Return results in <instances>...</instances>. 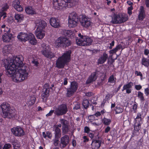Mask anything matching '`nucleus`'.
<instances>
[{"instance_id": "obj_15", "label": "nucleus", "mask_w": 149, "mask_h": 149, "mask_svg": "<svg viewBox=\"0 0 149 149\" xmlns=\"http://www.w3.org/2000/svg\"><path fill=\"white\" fill-rule=\"evenodd\" d=\"M6 33L2 36V40L4 42H8L10 41L13 38V34L10 32V29H8V31L6 32Z\"/></svg>"}, {"instance_id": "obj_23", "label": "nucleus", "mask_w": 149, "mask_h": 149, "mask_svg": "<svg viewBox=\"0 0 149 149\" xmlns=\"http://www.w3.org/2000/svg\"><path fill=\"white\" fill-rule=\"evenodd\" d=\"M101 141L99 140H93L91 144L92 149H98L101 146Z\"/></svg>"}, {"instance_id": "obj_6", "label": "nucleus", "mask_w": 149, "mask_h": 149, "mask_svg": "<svg viewBox=\"0 0 149 149\" xmlns=\"http://www.w3.org/2000/svg\"><path fill=\"white\" fill-rule=\"evenodd\" d=\"M80 37L79 39L76 40V42L77 45L81 46H87L91 45L93 40L91 37L88 36L81 35V33L79 34Z\"/></svg>"}, {"instance_id": "obj_40", "label": "nucleus", "mask_w": 149, "mask_h": 149, "mask_svg": "<svg viewBox=\"0 0 149 149\" xmlns=\"http://www.w3.org/2000/svg\"><path fill=\"white\" fill-rule=\"evenodd\" d=\"M9 8V6L8 3H4L2 5L1 11L5 12Z\"/></svg>"}, {"instance_id": "obj_35", "label": "nucleus", "mask_w": 149, "mask_h": 149, "mask_svg": "<svg viewBox=\"0 0 149 149\" xmlns=\"http://www.w3.org/2000/svg\"><path fill=\"white\" fill-rule=\"evenodd\" d=\"M102 121L103 124L107 126L109 125L111 122V119L107 118L105 117L102 119Z\"/></svg>"}, {"instance_id": "obj_37", "label": "nucleus", "mask_w": 149, "mask_h": 149, "mask_svg": "<svg viewBox=\"0 0 149 149\" xmlns=\"http://www.w3.org/2000/svg\"><path fill=\"white\" fill-rule=\"evenodd\" d=\"M82 105L85 109H87L90 105V103L88 100L86 99L83 100L82 103Z\"/></svg>"}, {"instance_id": "obj_32", "label": "nucleus", "mask_w": 149, "mask_h": 149, "mask_svg": "<svg viewBox=\"0 0 149 149\" xmlns=\"http://www.w3.org/2000/svg\"><path fill=\"white\" fill-rule=\"evenodd\" d=\"M141 64L145 67H148L149 66V59L143 57L141 59Z\"/></svg>"}, {"instance_id": "obj_56", "label": "nucleus", "mask_w": 149, "mask_h": 149, "mask_svg": "<svg viewBox=\"0 0 149 149\" xmlns=\"http://www.w3.org/2000/svg\"><path fill=\"white\" fill-rule=\"evenodd\" d=\"M80 108V104L77 103V104H75V106L73 107V109L74 110H78Z\"/></svg>"}, {"instance_id": "obj_36", "label": "nucleus", "mask_w": 149, "mask_h": 149, "mask_svg": "<svg viewBox=\"0 0 149 149\" xmlns=\"http://www.w3.org/2000/svg\"><path fill=\"white\" fill-rule=\"evenodd\" d=\"M134 130L137 132H139L141 128V125L142 123H137L134 122Z\"/></svg>"}, {"instance_id": "obj_53", "label": "nucleus", "mask_w": 149, "mask_h": 149, "mask_svg": "<svg viewBox=\"0 0 149 149\" xmlns=\"http://www.w3.org/2000/svg\"><path fill=\"white\" fill-rule=\"evenodd\" d=\"M6 25L3 24L1 26V28L2 29H4L3 30L4 32H7L8 31V29H10L8 28L7 27H6Z\"/></svg>"}, {"instance_id": "obj_51", "label": "nucleus", "mask_w": 149, "mask_h": 149, "mask_svg": "<svg viewBox=\"0 0 149 149\" xmlns=\"http://www.w3.org/2000/svg\"><path fill=\"white\" fill-rule=\"evenodd\" d=\"M88 118L90 119V120H96L97 119V118H95L94 114L89 116H88Z\"/></svg>"}, {"instance_id": "obj_8", "label": "nucleus", "mask_w": 149, "mask_h": 149, "mask_svg": "<svg viewBox=\"0 0 149 149\" xmlns=\"http://www.w3.org/2000/svg\"><path fill=\"white\" fill-rule=\"evenodd\" d=\"M78 87V84L77 81H73L71 82L69 87L66 89L67 96L70 97L73 95L77 91Z\"/></svg>"}, {"instance_id": "obj_60", "label": "nucleus", "mask_w": 149, "mask_h": 149, "mask_svg": "<svg viewBox=\"0 0 149 149\" xmlns=\"http://www.w3.org/2000/svg\"><path fill=\"white\" fill-rule=\"evenodd\" d=\"M137 105L138 104L136 102H134L132 107V109L134 110V111L136 110L137 109Z\"/></svg>"}, {"instance_id": "obj_52", "label": "nucleus", "mask_w": 149, "mask_h": 149, "mask_svg": "<svg viewBox=\"0 0 149 149\" xmlns=\"http://www.w3.org/2000/svg\"><path fill=\"white\" fill-rule=\"evenodd\" d=\"M135 74L136 76H140L141 78L143 77V74L140 72H138L137 70L135 71Z\"/></svg>"}, {"instance_id": "obj_13", "label": "nucleus", "mask_w": 149, "mask_h": 149, "mask_svg": "<svg viewBox=\"0 0 149 149\" xmlns=\"http://www.w3.org/2000/svg\"><path fill=\"white\" fill-rule=\"evenodd\" d=\"M41 52L42 54L47 58H52L55 56L54 54L50 51L49 47L48 46H45L41 50Z\"/></svg>"}, {"instance_id": "obj_14", "label": "nucleus", "mask_w": 149, "mask_h": 149, "mask_svg": "<svg viewBox=\"0 0 149 149\" xmlns=\"http://www.w3.org/2000/svg\"><path fill=\"white\" fill-rule=\"evenodd\" d=\"M13 134L17 136H21L24 135V132L22 128L19 126L14 127L11 130Z\"/></svg>"}, {"instance_id": "obj_5", "label": "nucleus", "mask_w": 149, "mask_h": 149, "mask_svg": "<svg viewBox=\"0 0 149 149\" xmlns=\"http://www.w3.org/2000/svg\"><path fill=\"white\" fill-rule=\"evenodd\" d=\"M17 37L21 41L25 42L29 40L30 43L32 45H35L37 43V41L34 36L31 33H29L28 34L26 33L20 32Z\"/></svg>"}, {"instance_id": "obj_28", "label": "nucleus", "mask_w": 149, "mask_h": 149, "mask_svg": "<svg viewBox=\"0 0 149 149\" xmlns=\"http://www.w3.org/2000/svg\"><path fill=\"white\" fill-rule=\"evenodd\" d=\"M54 135L55 138L59 139L61 136V130L57 126L54 127Z\"/></svg>"}, {"instance_id": "obj_27", "label": "nucleus", "mask_w": 149, "mask_h": 149, "mask_svg": "<svg viewBox=\"0 0 149 149\" xmlns=\"http://www.w3.org/2000/svg\"><path fill=\"white\" fill-rule=\"evenodd\" d=\"M143 112L142 111L140 112H139L137 113L136 117L134 119V122L137 123H140L142 124V122L141 116L143 114Z\"/></svg>"}, {"instance_id": "obj_34", "label": "nucleus", "mask_w": 149, "mask_h": 149, "mask_svg": "<svg viewBox=\"0 0 149 149\" xmlns=\"http://www.w3.org/2000/svg\"><path fill=\"white\" fill-rule=\"evenodd\" d=\"M15 19L18 22H21L24 19V16L22 14H15Z\"/></svg>"}, {"instance_id": "obj_22", "label": "nucleus", "mask_w": 149, "mask_h": 149, "mask_svg": "<svg viewBox=\"0 0 149 149\" xmlns=\"http://www.w3.org/2000/svg\"><path fill=\"white\" fill-rule=\"evenodd\" d=\"M108 54L105 52H104L99 58L97 63L98 64H102L104 63L108 58Z\"/></svg>"}, {"instance_id": "obj_10", "label": "nucleus", "mask_w": 149, "mask_h": 149, "mask_svg": "<svg viewBox=\"0 0 149 149\" xmlns=\"http://www.w3.org/2000/svg\"><path fill=\"white\" fill-rule=\"evenodd\" d=\"M79 20L81 25L86 28H88L91 24L90 18L85 15H80L79 16Z\"/></svg>"}, {"instance_id": "obj_63", "label": "nucleus", "mask_w": 149, "mask_h": 149, "mask_svg": "<svg viewBox=\"0 0 149 149\" xmlns=\"http://www.w3.org/2000/svg\"><path fill=\"white\" fill-rule=\"evenodd\" d=\"M117 49V51L120 50L122 48V45L121 44H119L118 45L116 46L115 47Z\"/></svg>"}, {"instance_id": "obj_25", "label": "nucleus", "mask_w": 149, "mask_h": 149, "mask_svg": "<svg viewBox=\"0 0 149 149\" xmlns=\"http://www.w3.org/2000/svg\"><path fill=\"white\" fill-rule=\"evenodd\" d=\"M47 88L45 89V91H43V93L41 94L42 97L43 99L47 97L49 95L50 88L49 86L47 84H45L44 86Z\"/></svg>"}, {"instance_id": "obj_44", "label": "nucleus", "mask_w": 149, "mask_h": 149, "mask_svg": "<svg viewBox=\"0 0 149 149\" xmlns=\"http://www.w3.org/2000/svg\"><path fill=\"white\" fill-rule=\"evenodd\" d=\"M63 132L66 134L68 133L69 130V125L62 127Z\"/></svg>"}, {"instance_id": "obj_50", "label": "nucleus", "mask_w": 149, "mask_h": 149, "mask_svg": "<svg viewBox=\"0 0 149 149\" xmlns=\"http://www.w3.org/2000/svg\"><path fill=\"white\" fill-rule=\"evenodd\" d=\"M90 131L89 128L87 126H85L84 128V132L88 134Z\"/></svg>"}, {"instance_id": "obj_62", "label": "nucleus", "mask_w": 149, "mask_h": 149, "mask_svg": "<svg viewBox=\"0 0 149 149\" xmlns=\"http://www.w3.org/2000/svg\"><path fill=\"white\" fill-rule=\"evenodd\" d=\"M3 74L2 72L0 73V83H1L2 82L3 80Z\"/></svg>"}, {"instance_id": "obj_54", "label": "nucleus", "mask_w": 149, "mask_h": 149, "mask_svg": "<svg viewBox=\"0 0 149 149\" xmlns=\"http://www.w3.org/2000/svg\"><path fill=\"white\" fill-rule=\"evenodd\" d=\"M82 138L84 139V143H86L88 142L89 141V139L87 138V136H84Z\"/></svg>"}, {"instance_id": "obj_24", "label": "nucleus", "mask_w": 149, "mask_h": 149, "mask_svg": "<svg viewBox=\"0 0 149 149\" xmlns=\"http://www.w3.org/2000/svg\"><path fill=\"white\" fill-rule=\"evenodd\" d=\"M47 23L45 21L40 19L38 20V22L37 23L36 25L37 26V29L43 30L47 26Z\"/></svg>"}, {"instance_id": "obj_7", "label": "nucleus", "mask_w": 149, "mask_h": 149, "mask_svg": "<svg viewBox=\"0 0 149 149\" xmlns=\"http://www.w3.org/2000/svg\"><path fill=\"white\" fill-rule=\"evenodd\" d=\"M56 47H68L71 45V41L66 38L63 36L58 37L55 41Z\"/></svg>"}, {"instance_id": "obj_57", "label": "nucleus", "mask_w": 149, "mask_h": 149, "mask_svg": "<svg viewBox=\"0 0 149 149\" xmlns=\"http://www.w3.org/2000/svg\"><path fill=\"white\" fill-rule=\"evenodd\" d=\"M118 51L117 49L116 48H115L113 49H112L109 51L110 54H113L116 53Z\"/></svg>"}, {"instance_id": "obj_1", "label": "nucleus", "mask_w": 149, "mask_h": 149, "mask_svg": "<svg viewBox=\"0 0 149 149\" xmlns=\"http://www.w3.org/2000/svg\"><path fill=\"white\" fill-rule=\"evenodd\" d=\"M23 56L19 55L13 58L12 63H10L7 59L3 61L2 65L6 68V74L9 77H12L15 82L22 81L28 77L27 67L23 63Z\"/></svg>"}, {"instance_id": "obj_21", "label": "nucleus", "mask_w": 149, "mask_h": 149, "mask_svg": "<svg viewBox=\"0 0 149 149\" xmlns=\"http://www.w3.org/2000/svg\"><path fill=\"white\" fill-rule=\"evenodd\" d=\"M97 78V72H94L91 73L86 81L87 84H89L95 81Z\"/></svg>"}, {"instance_id": "obj_18", "label": "nucleus", "mask_w": 149, "mask_h": 149, "mask_svg": "<svg viewBox=\"0 0 149 149\" xmlns=\"http://www.w3.org/2000/svg\"><path fill=\"white\" fill-rule=\"evenodd\" d=\"M12 6L18 11L21 12L23 11L22 7L20 5L19 0H15L13 1Z\"/></svg>"}, {"instance_id": "obj_41", "label": "nucleus", "mask_w": 149, "mask_h": 149, "mask_svg": "<svg viewBox=\"0 0 149 149\" xmlns=\"http://www.w3.org/2000/svg\"><path fill=\"white\" fill-rule=\"evenodd\" d=\"M11 143L13 145V148L14 149H16V147L17 146V145L18 144V140L15 139L12 140ZM17 147L19 148V147L17 146Z\"/></svg>"}, {"instance_id": "obj_30", "label": "nucleus", "mask_w": 149, "mask_h": 149, "mask_svg": "<svg viewBox=\"0 0 149 149\" xmlns=\"http://www.w3.org/2000/svg\"><path fill=\"white\" fill-rule=\"evenodd\" d=\"M25 11L26 13L29 15H33L36 13L35 11L31 6L27 7L25 8Z\"/></svg>"}, {"instance_id": "obj_45", "label": "nucleus", "mask_w": 149, "mask_h": 149, "mask_svg": "<svg viewBox=\"0 0 149 149\" xmlns=\"http://www.w3.org/2000/svg\"><path fill=\"white\" fill-rule=\"evenodd\" d=\"M53 144L55 146H57L58 145L60 142L59 139L55 138L53 140Z\"/></svg>"}, {"instance_id": "obj_19", "label": "nucleus", "mask_w": 149, "mask_h": 149, "mask_svg": "<svg viewBox=\"0 0 149 149\" xmlns=\"http://www.w3.org/2000/svg\"><path fill=\"white\" fill-rule=\"evenodd\" d=\"M133 83L132 82H129L126 84L124 85L122 91H123L124 90H126V93L127 94H130L131 93L132 89L131 88L133 86Z\"/></svg>"}, {"instance_id": "obj_26", "label": "nucleus", "mask_w": 149, "mask_h": 149, "mask_svg": "<svg viewBox=\"0 0 149 149\" xmlns=\"http://www.w3.org/2000/svg\"><path fill=\"white\" fill-rule=\"evenodd\" d=\"M43 30L36 29L35 32V34L38 38L42 39L45 36V34L43 32Z\"/></svg>"}, {"instance_id": "obj_64", "label": "nucleus", "mask_w": 149, "mask_h": 149, "mask_svg": "<svg viewBox=\"0 0 149 149\" xmlns=\"http://www.w3.org/2000/svg\"><path fill=\"white\" fill-rule=\"evenodd\" d=\"M145 4L147 8H149V0H145Z\"/></svg>"}, {"instance_id": "obj_43", "label": "nucleus", "mask_w": 149, "mask_h": 149, "mask_svg": "<svg viewBox=\"0 0 149 149\" xmlns=\"http://www.w3.org/2000/svg\"><path fill=\"white\" fill-rule=\"evenodd\" d=\"M60 122L62 124V127L69 125V123L68 121L65 119H61L60 120Z\"/></svg>"}, {"instance_id": "obj_29", "label": "nucleus", "mask_w": 149, "mask_h": 149, "mask_svg": "<svg viewBox=\"0 0 149 149\" xmlns=\"http://www.w3.org/2000/svg\"><path fill=\"white\" fill-rule=\"evenodd\" d=\"M36 99V97L34 95L30 96L26 102L27 104H29V106L32 105L34 104Z\"/></svg>"}, {"instance_id": "obj_16", "label": "nucleus", "mask_w": 149, "mask_h": 149, "mask_svg": "<svg viewBox=\"0 0 149 149\" xmlns=\"http://www.w3.org/2000/svg\"><path fill=\"white\" fill-rule=\"evenodd\" d=\"M69 137L67 135H65L62 137L61 139L60 148H63L65 147L69 143Z\"/></svg>"}, {"instance_id": "obj_3", "label": "nucleus", "mask_w": 149, "mask_h": 149, "mask_svg": "<svg viewBox=\"0 0 149 149\" xmlns=\"http://www.w3.org/2000/svg\"><path fill=\"white\" fill-rule=\"evenodd\" d=\"M52 3L54 9L60 10L74 6L77 2L74 0H53Z\"/></svg>"}, {"instance_id": "obj_17", "label": "nucleus", "mask_w": 149, "mask_h": 149, "mask_svg": "<svg viewBox=\"0 0 149 149\" xmlns=\"http://www.w3.org/2000/svg\"><path fill=\"white\" fill-rule=\"evenodd\" d=\"M49 21L50 24L52 26L55 28H58L60 27V21L58 19L55 17H51Z\"/></svg>"}, {"instance_id": "obj_42", "label": "nucleus", "mask_w": 149, "mask_h": 149, "mask_svg": "<svg viewBox=\"0 0 149 149\" xmlns=\"http://www.w3.org/2000/svg\"><path fill=\"white\" fill-rule=\"evenodd\" d=\"M116 114L122 113L123 111V109L119 106H117L114 110Z\"/></svg>"}, {"instance_id": "obj_31", "label": "nucleus", "mask_w": 149, "mask_h": 149, "mask_svg": "<svg viewBox=\"0 0 149 149\" xmlns=\"http://www.w3.org/2000/svg\"><path fill=\"white\" fill-rule=\"evenodd\" d=\"M72 34V31L70 30H64L62 32L63 35L68 37H71Z\"/></svg>"}, {"instance_id": "obj_4", "label": "nucleus", "mask_w": 149, "mask_h": 149, "mask_svg": "<svg viewBox=\"0 0 149 149\" xmlns=\"http://www.w3.org/2000/svg\"><path fill=\"white\" fill-rule=\"evenodd\" d=\"M71 51H66L56 61V66L59 69H63L65 65H68L71 59Z\"/></svg>"}, {"instance_id": "obj_59", "label": "nucleus", "mask_w": 149, "mask_h": 149, "mask_svg": "<svg viewBox=\"0 0 149 149\" xmlns=\"http://www.w3.org/2000/svg\"><path fill=\"white\" fill-rule=\"evenodd\" d=\"M142 86L140 85H136L135 86V88L137 90H139L142 88Z\"/></svg>"}, {"instance_id": "obj_48", "label": "nucleus", "mask_w": 149, "mask_h": 149, "mask_svg": "<svg viewBox=\"0 0 149 149\" xmlns=\"http://www.w3.org/2000/svg\"><path fill=\"white\" fill-rule=\"evenodd\" d=\"M127 13L129 15H131L132 14V10L133 9L132 6H130L128 8Z\"/></svg>"}, {"instance_id": "obj_9", "label": "nucleus", "mask_w": 149, "mask_h": 149, "mask_svg": "<svg viewBox=\"0 0 149 149\" xmlns=\"http://www.w3.org/2000/svg\"><path fill=\"white\" fill-rule=\"evenodd\" d=\"M79 16L76 13H73L69 16L68 19V26L70 28H74L78 24Z\"/></svg>"}, {"instance_id": "obj_12", "label": "nucleus", "mask_w": 149, "mask_h": 149, "mask_svg": "<svg viewBox=\"0 0 149 149\" xmlns=\"http://www.w3.org/2000/svg\"><path fill=\"white\" fill-rule=\"evenodd\" d=\"M127 20V18L123 15L120 17L119 15H114L112 18L111 23L113 24L123 23Z\"/></svg>"}, {"instance_id": "obj_46", "label": "nucleus", "mask_w": 149, "mask_h": 149, "mask_svg": "<svg viewBox=\"0 0 149 149\" xmlns=\"http://www.w3.org/2000/svg\"><path fill=\"white\" fill-rule=\"evenodd\" d=\"M12 147V146L10 143H6L4 144L3 149H10V148Z\"/></svg>"}, {"instance_id": "obj_11", "label": "nucleus", "mask_w": 149, "mask_h": 149, "mask_svg": "<svg viewBox=\"0 0 149 149\" xmlns=\"http://www.w3.org/2000/svg\"><path fill=\"white\" fill-rule=\"evenodd\" d=\"M68 111L67 106L66 104H62L59 106L54 112L57 116H62L65 114Z\"/></svg>"}, {"instance_id": "obj_38", "label": "nucleus", "mask_w": 149, "mask_h": 149, "mask_svg": "<svg viewBox=\"0 0 149 149\" xmlns=\"http://www.w3.org/2000/svg\"><path fill=\"white\" fill-rule=\"evenodd\" d=\"M137 97L140 99L141 102L144 101L145 100L144 97L143 96V93L141 91L138 92Z\"/></svg>"}, {"instance_id": "obj_47", "label": "nucleus", "mask_w": 149, "mask_h": 149, "mask_svg": "<svg viewBox=\"0 0 149 149\" xmlns=\"http://www.w3.org/2000/svg\"><path fill=\"white\" fill-rule=\"evenodd\" d=\"M3 17V18L5 19L6 17V12H3L1 11L0 12V18Z\"/></svg>"}, {"instance_id": "obj_49", "label": "nucleus", "mask_w": 149, "mask_h": 149, "mask_svg": "<svg viewBox=\"0 0 149 149\" xmlns=\"http://www.w3.org/2000/svg\"><path fill=\"white\" fill-rule=\"evenodd\" d=\"M47 136L49 139H51L52 137V134L51 132L48 131L46 132Z\"/></svg>"}, {"instance_id": "obj_61", "label": "nucleus", "mask_w": 149, "mask_h": 149, "mask_svg": "<svg viewBox=\"0 0 149 149\" xmlns=\"http://www.w3.org/2000/svg\"><path fill=\"white\" fill-rule=\"evenodd\" d=\"M111 129L110 127L109 126H107L105 129L104 132L105 133H108Z\"/></svg>"}, {"instance_id": "obj_39", "label": "nucleus", "mask_w": 149, "mask_h": 149, "mask_svg": "<svg viewBox=\"0 0 149 149\" xmlns=\"http://www.w3.org/2000/svg\"><path fill=\"white\" fill-rule=\"evenodd\" d=\"M116 78L114 77L113 74L111 75L109 78L108 82L111 83H115L116 82Z\"/></svg>"}, {"instance_id": "obj_58", "label": "nucleus", "mask_w": 149, "mask_h": 149, "mask_svg": "<svg viewBox=\"0 0 149 149\" xmlns=\"http://www.w3.org/2000/svg\"><path fill=\"white\" fill-rule=\"evenodd\" d=\"M144 93L146 96L148 95H149V89L148 88L145 89Z\"/></svg>"}, {"instance_id": "obj_2", "label": "nucleus", "mask_w": 149, "mask_h": 149, "mask_svg": "<svg viewBox=\"0 0 149 149\" xmlns=\"http://www.w3.org/2000/svg\"><path fill=\"white\" fill-rule=\"evenodd\" d=\"M0 109L1 115L4 118L14 119L16 116L15 110L12 109L10 104L7 102H3L0 104Z\"/></svg>"}, {"instance_id": "obj_33", "label": "nucleus", "mask_w": 149, "mask_h": 149, "mask_svg": "<svg viewBox=\"0 0 149 149\" xmlns=\"http://www.w3.org/2000/svg\"><path fill=\"white\" fill-rule=\"evenodd\" d=\"M11 52V48L8 45L4 46L2 49V52L3 53L6 54L9 53Z\"/></svg>"}, {"instance_id": "obj_20", "label": "nucleus", "mask_w": 149, "mask_h": 149, "mask_svg": "<svg viewBox=\"0 0 149 149\" xmlns=\"http://www.w3.org/2000/svg\"><path fill=\"white\" fill-rule=\"evenodd\" d=\"M146 14L145 13V8L143 6H140L138 19L139 20L142 21L145 18Z\"/></svg>"}, {"instance_id": "obj_55", "label": "nucleus", "mask_w": 149, "mask_h": 149, "mask_svg": "<svg viewBox=\"0 0 149 149\" xmlns=\"http://www.w3.org/2000/svg\"><path fill=\"white\" fill-rule=\"evenodd\" d=\"M54 110H51L49 111V113L46 115V116L48 117V116H51L52 115L53 113L54 112Z\"/></svg>"}]
</instances>
